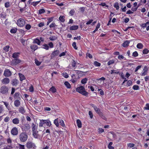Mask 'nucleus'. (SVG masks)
I'll return each mask as SVG.
<instances>
[{
	"mask_svg": "<svg viewBox=\"0 0 149 149\" xmlns=\"http://www.w3.org/2000/svg\"><path fill=\"white\" fill-rule=\"evenodd\" d=\"M19 139L21 142H24L27 139L28 135L26 133L22 132L19 135Z\"/></svg>",
	"mask_w": 149,
	"mask_h": 149,
	"instance_id": "2",
	"label": "nucleus"
},
{
	"mask_svg": "<svg viewBox=\"0 0 149 149\" xmlns=\"http://www.w3.org/2000/svg\"><path fill=\"white\" fill-rule=\"evenodd\" d=\"M75 11L74 9H72L69 12V14L71 16H72L75 13Z\"/></svg>",
	"mask_w": 149,
	"mask_h": 149,
	"instance_id": "50",
	"label": "nucleus"
},
{
	"mask_svg": "<svg viewBox=\"0 0 149 149\" xmlns=\"http://www.w3.org/2000/svg\"><path fill=\"white\" fill-rule=\"evenodd\" d=\"M49 90L50 91H51L53 93H54L56 92V89L53 86H52L51 88L49 89Z\"/></svg>",
	"mask_w": 149,
	"mask_h": 149,
	"instance_id": "41",
	"label": "nucleus"
},
{
	"mask_svg": "<svg viewBox=\"0 0 149 149\" xmlns=\"http://www.w3.org/2000/svg\"><path fill=\"white\" fill-rule=\"evenodd\" d=\"M57 37L56 36H51L49 38V39L52 41H54L56 40Z\"/></svg>",
	"mask_w": 149,
	"mask_h": 149,
	"instance_id": "30",
	"label": "nucleus"
},
{
	"mask_svg": "<svg viewBox=\"0 0 149 149\" xmlns=\"http://www.w3.org/2000/svg\"><path fill=\"white\" fill-rule=\"evenodd\" d=\"M22 61V60L17 58L11 61V63L12 65H16L17 64L21 63Z\"/></svg>",
	"mask_w": 149,
	"mask_h": 149,
	"instance_id": "6",
	"label": "nucleus"
},
{
	"mask_svg": "<svg viewBox=\"0 0 149 149\" xmlns=\"http://www.w3.org/2000/svg\"><path fill=\"white\" fill-rule=\"evenodd\" d=\"M119 72L118 71V70H111V74H119Z\"/></svg>",
	"mask_w": 149,
	"mask_h": 149,
	"instance_id": "37",
	"label": "nucleus"
},
{
	"mask_svg": "<svg viewBox=\"0 0 149 149\" xmlns=\"http://www.w3.org/2000/svg\"><path fill=\"white\" fill-rule=\"evenodd\" d=\"M29 91L30 92H33V91L34 88L33 86L31 85L29 88Z\"/></svg>",
	"mask_w": 149,
	"mask_h": 149,
	"instance_id": "64",
	"label": "nucleus"
},
{
	"mask_svg": "<svg viewBox=\"0 0 149 149\" xmlns=\"http://www.w3.org/2000/svg\"><path fill=\"white\" fill-rule=\"evenodd\" d=\"M13 123L15 125H17L19 123V120L17 118H15L12 120Z\"/></svg>",
	"mask_w": 149,
	"mask_h": 149,
	"instance_id": "13",
	"label": "nucleus"
},
{
	"mask_svg": "<svg viewBox=\"0 0 149 149\" xmlns=\"http://www.w3.org/2000/svg\"><path fill=\"white\" fill-rule=\"evenodd\" d=\"M114 7L116 8V9L118 10L119 8V4L118 2H116L115 3Z\"/></svg>",
	"mask_w": 149,
	"mask_h": 149,
	"instance_id": "42",
	"label": "nucleus"
},
{
	"mask_svg": "<svg viewBox=\"0 0 149 149\" xmlns=\"http://www.w3.org/2000/svg\"><path fill=\"white\" fill-rule=\"evenodd\" d=\"M144 108L145 109V110H149V104H146Z\"/></svg>",
	"mask_w": 149,
	"mask_h": 149,
	"instance_id": "63",
	"label": "nucleus"
},
{
	"mask_svg": "<svg viewBox=\"0 0 149 149\" xmlns=\"http://www.w3.org/2000/svg\"><path fill=\"white\" fill-rule=\"evenodd\" d=\"M56 26V25L54 23H52L49 25V27L50 28H52L55 27Z\"/></svg>",
	"mask_w": 149,
	"mask_h": 149,
	"instance_id": "61",
	"label": "nucleus"
},
{
	"mask_svg": "<svg viewBox=\"0 0 149 149\" xmlns=\"http://www.w3.org/2000/svg\"><path fill=\"white\" fill-rule=\"evenodd\" d=\"M11 72L8 69L5 70L3 74L6 77H10L11 75Z\"/></svg>",
	"mask_w": 149,
	"mask_h": 149,
	"instance_id": "9",
	"label": "nucleus"
},
{
	"mask_svg": "<svg viewBox=\"0 0 149 149\" xmlns=\"http://www.w3.org/2000/svg\"><path fill=\"white\" fill-rule=\"evenodd\" d=\"M63 76L65 78H68L69 76L68 74L66 72H63Z\"/></svg>",
	"mask_w": 149,
	"mask_h": 149,
	"instance_id": "60",
	"label": "nucleus"
},
{
	"mask_svg": "<svg viewBox=\"0 0 149 149\" xmlns=\"http://www.w3.org/2000/svg\"><path fill=\"white\" fill-rule=\"evenodd\" d=\"M31 126L33 132L37 131V126L36 125H35L34 123H32Z\"/></svg>",
	"mask_w": 149,
	"mask_h": 149,
	"instance_id": "20",
	"label": "nucleus"
},
{
	"mask_svg": "<svg viewBox=\"0 0 149 149\" xmlns=\"http://www.w3.org/2000/svg\"><path fill=\"white\" fill-rule=\"evenodd\" d=\"M138 55V53L136 51L134 52L132 54V56L134 57H136Z\"/></svg>",
	"mask_w": 149,
	"mask_h": 149,
	"instance_id": "58",
	"label": "nucleus"
},
{
	"mask_svg": "<svg viewBox=\"0 0 149 149\" xmlns=\"http://www.w3.org/2000/svg\"><path fill=\"white\" fill-rule=\"evenodd\" d=\"M113 144V143L112 142H110L108 146V147L109 149H114V148L112 146H111Z\"/></svg>",
	"mask_w": 149,
	"mask_h": 149,
	"instance_id": "47",
	"label": "nucleus"
},
{
	"mask_svg": "<svg viewBox=\"0 0 149 149\" xmlns=\"http://www.w3.org/2000/svg\"><path fill=\"white\" fill-rule=\"evenodd\" d=\"M17 24L19 26L23 27L25 24V22L24 19L20 18L17 20Z\"/></svg>",
	"mask_w": 149,
	"mask_h": 149,
	"instance_id": "4",
	"label": "nucleus"
},
{
	"mask_svg": "<svg viewBox=\"0 0 149 149\" xmlns=\"http://www.w3.org/2000/svg\"><path fill=\"white\" fill-rule=\"evenodd\" d=\"M115 61L114 59L110 60L109 61H108L107 63V64L108 65H111L114 63L115 62Z\"/></svg>",
	"mask_w": 149,
	"mask_h": 149,
	"instance_id": "40",
	"label": "nucleus"
},
{
	"mask_svg": "<svg viewBox=\"0 0 149 149\" xmlns=\"http://www.w3.org/2000/svg\"><path fill=\"white\" fill-rule=\"evenodd\" d=\"M136 47L138 49H141L143 47V45L141 43H139L137 45Z\"/></svg>",
	"mask_w": 149,
	"mask_h": 149,
	"instance_id": "33",
	"label": "nucleus"
},
{
	"mask_svg": "<svg viewBox=\"0 0 149 149\" xmlns=\"http://www.w3.org/2000/svg\"><path fill=\"white\" fill-rule=\"evenodd\" d=\"M130 43V41L129 40H126L122 44V46L124 47H126L129 45Z\"/></svg>",
	"mask_w": 149,
	"mask_h": 149,
	"instance_id": "17",
	"label": "nucleus"
},
{
	"mask_svg": "<svg viewBox=\"0 0 149 149\" xmlns=\"http://www.w3.org/2000/svg\"><path fill=\"white\" fill-rule=\"evenodd\" d=\"M14 104L15 107H18L20 104V102L18 100H16L14 101Z\"/></svg>",
	"mask_w": 149,
	"mask_h": 149,
	"instance_id": "18",
	"label": "nucleus"
},
{
	"mask_svg": "<svg viewBox=\"0 0 149 149\" xmlns=\"http://www.w3.org/2000/svg\"><path fill=\"white\" fill-rule=\"evenodd\" d=\"M79 28L78 25H73L71 26L70 27V30H75Z\"/></svg>",
	"mask_w": 149,
	"mask_h": 149,
	"instance_id": "14",
	"label": "nucleus"
},
{
	"mask_svg": "<svg viewBox=\"0 0 149 149\" xmlns=\"http://www.w3.org/2000/svg\"><path fill=\"white\" fill-rule=\"evenodd\" d=\"M46 124L49 127H50L52 125L51 121L48 119L46 120Z\"/></svg>",
	"mask_w": 149,
	"mask_h": 149,
	"instance_id": "31",
	"label": "nucleus"
},
{
	"mask_svg": "<svg viewBox=\"0 0 149 149\" xmlns=\"http://www.w3.org/2000/svg\"><path fill=\"white\" fill-rule=\"evenodd\" d=\"M72 47L74 48V49H77V47L76 46V44L75 42H73L72 44Z\"/></svg>",
	"mask_w": 149,
	"mask_h": 149,
	"instance_id": "57",
	"label": "nucleus"
},
{
	"mask_svg": "<svg viewBox=\"0 0 149 149\" xmlns=\"http://www.w3.org/2000/svg\"><path fill=\"white\" fill-rule=\"evenodd\" d=\"M42 48L45 49L46 50H48L49 49V47L48 45L46 44H44L42 46Z\"/></svg>",
	"mask_w": 149,
	"mask_h": 149,
	"instance_id": "35",
	"label": "nucleus"
},
{
	"mask_svg": "<svg viewBox=\"0 0 149 149\" xmlns=\"http://www.w3.org/2000/svg\"><path fill=\"white\" fill-rule=\"evenodd\" d=\"M38 133V131H37L33 132V135L35 138L37 139L40 137Z\"/></svg>",
	"mask_w": 149,
	"mask_h": 149,
	"instance_id": "19",
	"label": "nucleus"
},
{
	"mask_svg": "<svg viewBox=\"0 0 149 149\" xmlns=\"http://www.w3.org/2000/svg\"><path fill=\"white\" fill-rule=\"evenodd\" d=\"M6 141L8 144H9V145H11V144L12 142V140L10 138H9L6 139Z\"/></svg>",
	"mask_w": 149,
	"mask_h": 149,
	"instance_id": "46",
	"label": "nucleus"
},
{
	"mask_svg": "<svg viewBox=\"0 0 149 149\" xmlns=\"http://www.w3.org/2000/svg\"><path fill=\"white\" fill-rule=\"evenodd\" d=\"M30 47L32 49L34 50V51L36 50L38 48V46L34 44H32L31 45Z\"/></svg>",
	"mask_w": 149,
	"mask_h": 149,
	"instance_id": "22",
	"label": "nucleus"
},
{
	"mask_svg": "<svg viewBox=\"0 0 149 149\" xmlns=\"http://www.w3.org/2000/svg\"><path fill=\"white\" fill-rule=\"evenodd\" d=\"M26 3H25V6L23 8H20V9H19V10L21 13L23 12L24 11L26 10Z\"/></svg>",
	"mask_w": 149,
	"mask_h": 149,
	"instance_id": "48",
	"label": "nucleus"
},
{
	"mask_svg": "<svg viewBox=\"0 0 149 149\" xmlns=\"http://www.w3.org/2000/svg\"><path fill=\"white\" fill-rule=\"evenodd\" d=\"M11 133L13 135H17L18 133L17 129L16 127L13 128L11 130Z\"/></svg>",
	"mask_w": 149,
	"mask_h": 149,
	"instance_id": "10",
	"label": "nucleus"
},
{
	"mask_svg": "<svg viewBox=\"0 0 149 149\" xmlns=\"http://www.w3.org/2000/svg\"><path fill=\"white\" fill-rule=\"evenodd\" d=\"M65 17L64 16H60L59 18V20L61 22H64L65 21Z\"/></svg>",
	"mask_w": 149,
	"mask_h": 149,
	"instance_id": "26",
	"label": "nucleus"
},
{
	"mask_svg": "<svg viewBox=\"0 0 149 149\" xmlns=\"http://www.w3.org/2000/svg\"><path fill=\"white\" fill-rule=\"evenodd\" d=\"M26 146L28 148H33L34 149H35L36 148V146L35 145V144L31 141H28L26 143Z\"/></svg>",
	"mask_w": 149,
	"mask_h": 149,
	"instance_id": "5",
	"label": "nucleus"
},
{
	"mask_svg": "<svg viewBox=\"0 0 149 149\" xmlns=\"http://www.w3.org/2000/svg\"><path fill=\"white\" fill-rule=\"evenodd\" d=\"M13 147L12 145H8L7 146H4L3 149H12Z\"/></svg>",
	"mask_w": 149,
	"mask_h": 149,
	"instance_id": "29",
	"label": "nucleus"
},
{
	"mask_svg": "<svg viewBox=\"0 0 149 149\" xmlns=\"http://www.w3.org/2000/svg\"><path fill=\"white\" fill-rule=\"evenodd\" d=\"M10 80L7 77H6L2 79L1 81V82L3 84H7L10 82Z\"/></svg>",
	"mask_w": 149,
	"mask_h": 149,
	"instance_id": "11",
	"label": "nucleus"
},
{
	"mask_svg": "<svg viewBox=\"0 0 149 149\" xmlns=\"http://www.w3.org/2000/svg\"><path fill=\"white\" fill-rule=\"evenodd\" d=\"M76 91L77 92L85 96H87L88 94V93L85 91L84 87L82 86L77 87L76 89Z\"/></svg>",
	"mask_w": 149,
	"mask_h": 149,
	"instance_id": "1",
	"label": "nucleus"
},
{
	"mask_svg": "<svg viewBox=\"0 0 149 149\" xmlns=\"http://www.w3.org/2000/svg\"><path fill=\"white\" fill-rule=\"evenodd\" d=\"M20 80L21 81H22L23 80H24L25 79V78L23 74L21 73H19L18 74Z\"/></svg>",
	"mask_w": 149,
	"mask_h": 149,
	"instance_id": "25",
	"label": "nucleus"
},
{
	"mask_svg": "<svg viewBox=\"0 0 149 149\" xmlns=\"http://www.w3.org/2000/svg\"><path fill=\"white\" fill-rule=\"evenodd\" d=\"M35 63L36 65L37 66H39L40 65L41 62H40L38 61L36 58L35 59Z\"/></svg>",
	"mask_w": 149,
	"mask_h": 149,
	"instance_id": "38",
	"label": "nucleus"
},
{
	"mask_svg": "<svg viewBox=\"0 0 149 149\" xmlns=\"http://www.w3.org/2000/svg\"><path fill=\"white\" fill-rule=\"evenodd\" d=\"M77 125L78 127L81 128V121L79 120L78 119L77 120Z\"/></svg>",
	"mask_w": 149,
	"mask_h": 149,
	"instance_id": "28",
	"label": "nucleus"
},
{
	"mask_svg": "<svg viewBox=\"0 0 149 149\" xmlns=\"http://www.w3.org/2000/svg\"><path fill=\"white\" fill-rule=\"evenodd\" d=\"M94 109L97 113H100V110L99 108L97 107V106L96 107H95Z\"/></svg>",
	"mask_w": 149,
	"mask_h": 149,
	"instance_id": "55",
	"label": "nucleus"
},
{
	"mask_svg": "<svg viewBox=\"0 0 149 149\" xmlns=\"http://www.w3.org/2000/svg\"><path fill=\"white\" fill-rule=\"evenodd\" d=\"M148 68L147 66H144L141 72V76H144L146 75L148 73Z\"/></svg>",
	"mask_w": 149,
	"mask_h": 149,
	"instance_id": "7",
	"label": "nucleus"
},
{
	"mask_svg": "<svg viewBox=\"0 0 149 149\" xmlns=\"http://www.w3.org/2000/svg\"><path fill=\"white\" fill-rule=\"evenodd\" d=\"M94 64L96 66H100L101 65V64L97 61H94Z\"/></svg>",
	"mask_w": 149,
	"mask_h": 149,
	"instance_id": "53",
	"label": "nucleus"
},
{
	"mask_svg": "<svg viewBox=\"0 0 149 149\" xmlns=\"http://www.w3.org/2000/svg\"><path fill=\"white\" fill-rule=\"evenodd\" d=\"M59 123L63 127H64L65 126L64 122L62 120H59Z\"/></svg>",
	"mask_w": 149,
	"mask_h": 149,
	"instance_id": "36",
	"label": "nucleus"
},
{
	"mask_svg": "<svg viewBox=\"0 0 149 149\" xmlns=\"http://www.w3.org/2000/svg\"><path fill=\"white\" fill-rule=\"evenodd\" d=\"M19 111L20 113L23 114H24L25 112L24 108L22 107H19Z\"/></svg>",
	"mask_w": 149,
	"mask_h": 149,
	"instance_id": "23",
	"label": "nucleus"
},
{
	"mask_svg": "<svg viewBox=\"0 0 149 149\" xmlns=\"http://www.w3.org/2000/svg\"><path fill=\"white\" fill-rule=\"evenodd\" d=\"M33 43L37 44L38 45H40L41 42L39 39L38 38H36L34 39L33 40Z\"/></svg>",
	"mask_w": 149,
	"mask_h": 149,
	"instance_id": "21",
	"label": "nucleus"
},
{
	"mask_svg": "<svg viewBox=\"0 0 149 149\" xmlns=\"http://www.w3.org/2000/svg\"><path fill=\"white\" fill-rule=\"evenodd\" d=\"M86 57H88L90 58H92V56L90 53H87L86 54Z\"/></svg>",
	"mask_w": 149,
	"mask_h": 149,
	"instance_id": "59",
	"label": "nucleus"
},
{
	"mask_svg": "<svg viewBox=\"0 0 149 149\" xmlns=\"http://www.w3.org/2000/svg\"><path fill=\"white\" fill-rule=\"evenodd\" d=\"M17 30V29L16 28H13L11 29L10 30V32L11 33H15L16 32Z\"/></svg>",
	"mask_w": 149,
	"mask_h": 149,
	"instance_id": "43",
	"label": "nucleus"
},
{
	"mask_svg": "<svg viewBox=\"0 0 149 149\" xmlns=\"http://www.w3.org/2000/svg\"><path fill=\"white\" fill-rule=\"evenodd\" d=\"M45 10L44 9H41L39 10L38 14H41L45 13Z\"/></svg>",
	"mask_w": 149,
	"mask_h": 149,
	"instance_id": "44",
	"label": "nucleus"
},
{
	"mask_svg": "<svg viewBox=\"0 0 149 149\" xmlns=\"http://www.w3.org/2000/svg\"><path fill=\"white\" fill-rule=\"evenodd\" d=\"M30 126L28 123H26L22 127V129L25 131H28L30 128Z\"/></svg>",
	"mask_w": 149,
	"mask_h": 149,
	"instance_id": "8",
	"label": "nucleus"
},
{
	"mask_svg": "<svg viewBox=\"0 0 149 149\" xmlns=\"http://www.w3.org/2000/svg\"><path fill=\"white\" fill-rule=\"evenodd\" d=\"M53 17H51L49 18L48 19V21L47 23V25H48L49 24L53 21Z\"/></svg>",
	"mask_w": 149,
	"mask_h": 149,
	"instance_id": "49",
	"label": "nucleus"
},
{
	"mask_svg": "<svg viewBox=\"0 0 149 149\" xmlns=\"http://www.w3.org/2000/svg\"><path fill=\"white\" fill-rule=\"evenodd\" d=\"M59 120L58 118H57L55 119L54 121V123L57 127L59 126Z\"/></svg>",
	"mask_w": 149,
	"mask_h": 149,
	"instance_id": "27",
	"label": "nucleus"
},
{
	"mask_svg": "<svg viewBox=\"0 0 149 149\" xmlns=\"http://www.w3.org/2000/svg\"><path fill=\"white\" fill-rule=\"evenodd\" d=\"M8 87L5 86H2L0 88V92L3 95L7 94L8 93Z\"/></svg>",
	"mask_w": 149,
	"mask_h": 149,
	"instance_id": "3",
	"label": "nucleus"
},
{
	"mask_svg": "<svg viewBox=\"0 0 149 149\" xmlns=\"http://www.w3.org/2000/svg\"><path fill=\"white\" fill-rule=\"evenodd\" d=\"M149 52V50L147 49H144L143 51V53L144 54H148Z\"/></svg>",
	"mask_w": 149,
	"mask_h": 149,
	"instance_id": "51",
	"label": "nucleus"
},
{
	"mask_svg": "<svg viewBox=\"0 0 149 149\" xmlns=\"http://www.w3.org/2000/svg\"><path fill=\"white\" fill-rule=\"evenodd\" d=\"M149 23V22H147L146 23L142 24L141 25V26L144 28L147 26V24H148Z\"/></svg>",
	"mask_w": 149,
	"mask_h": 149,
	"instance_id": "52",
	"label": "nucleus"
},
{
	"mask_svg": "<svg viewBox=\"0 0 149 149\" xmlns=\"http://www.w3.org/2000/svg\"><path fill=\"white\" fill-rule=\"evenodd\" d=\"M25 28L27 30H29L31 28V26L29 24H27L26 25Z\"/></svg>",
	"mask_w": 149,
	"mask_h": 149,
	"instance_id": "54",
	"label": "nucleus"
},
{
	"mask_svg": "<svg viewBox=\"0 0 149 149\" xmlns=\"http://www.w3.org/2000/svg\"><path fill=\"white\" fill-rule=\"evenodd\" d=\"M40 1H38L33 2L31 3V5L34 6H36L37 5Z\"/></svg>",
	"mask_w": 149,
	"mask_h": 149,
	"instance_id": "45",
	"label": "nucleus"
},
{
	"mask_svg": "<svg viewBox=\"0 0 149 149\" xmlns=\"http://www.w3.org/2000/svg\"><path fill=\"white\" fill-rule=\"evenodd\" d=\"M46 124V120H40V122L39 123L40 127H42Z\"/></svg>",
	"mask_w": 149,
	"mask_h": 149,
	"instance_id": "12",
	"label": "nucleus"
},
{
	"mask_svg": "<svg viewBox=\"0 0 149 149\" xmlns=\"http://www.w3.org/2000/svg\"><path fill=\"white\" fill-rule=\"evenodd\" d=\"M5 105L6 108L8 109V110H10V107L9 103L6 102L2 101Z\"/></svg>",
	"mask_w": 149,
	"mask_h": 149,
	"instance_id": "15",
	"label": "nucleus"
},
{
	"mask_svg": "<svg viewBox=\"0 0 149 149\" xmlns=\"http://www.w3.org/2000/svg\"><path fill=\"white\" fill-rule=\"evenodd\" d=\"M19 149H25L24 146V145L19 144Z\"/></svg>",
	"mask_w": 149,
	"mask_h": 149,
	"instance_id": "62",
	"label": "nucleus"
},
{
	"mask_svg": "<svg viewBox=\"0 0 149 149\" xmlns=\"http://www.w3.org/2000/svg\"><path fill=\"white\" fill-rule=\"evenodd\" d=\"M64 84L68 88H71V85L67 81H65L64 83Z\"/></svg>",
	"mask_w": 149,
	"mask_h": 149,
	"instance_id": "39",
	"label": "nucleus"
},
{
	"mask_svg": "<svg viewBox=\"0 0 149 149\" xmlns=\"http://www.w3.org/2000/svg\"><path fill=\"white\" fill-rule=\"evenodd\" d=\"M87 80V79L85 78L82 79L81 81V82L82 84H85L86 83Z\"/></svg>",
	"mask_w": 149,
	"mask_h": 149,
	"instance_id": "34",
	"label": "nucleus"
},
{
	"mask_svg": "<svg viewBox=\"0 0 149 149\" xmlns=\"http://www.w3.org/2000/svg\"><path fill=\"white\" fill-rule=\"evenodd\" d=\"M20 53L19 52H15L13 54L12 57L16 59L19 57Z\"/></svg>",
	"mask_w": 149,
	"mask_h": 149,
	"instance_id": "16",
	"label": "nucleus"
},
{
	"mask_svg": "<svg viewBox=\"0 0 149 149\" xmlns=\"http://www.w3.org/2000/svg\"><path fill=\"white\" fill-rule=\"evenodd\" d=\"M100 6H106L107 8H108L109 7V6L106 4L105 3H101L99 4Z\"/></svg>",
	"mask_w": 149,
	"mask_h": 149,
	"instance_id": "56",
	"label": "nucleus"
},
{
	"mask_svg": "<svg viewBox=\"0 0 149 149\" xmlns=\"http://www.w3.org/2000/svg\"><path fill=\"white\" fill-rule=\"evenodd\" d=\"M18 81L15 79H13L12 81V84L14 86H16L18 83Z\"/></svg>",
	"mask_w": 149,
	"mask_h": 149,
	"instance_id": "24",
	"label": "nucleus"
},
{
	"mask_svg": "<svg viewBox=\"0 0 149 149\" xmlns=\"http://www.w3.org/2000/svg\"><path fill=\"white\" fill-rule=\"evenodd\" d=\"M100 26V23H98L96 26L95 29L93 32L94 33H95L98 30V29Z\"/></svg>",
	"mask_w": 149,
	"mask_h": 149,
	"instance_id": "32",
	"label": "nucleus"
}]
</instances>
